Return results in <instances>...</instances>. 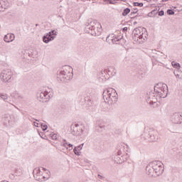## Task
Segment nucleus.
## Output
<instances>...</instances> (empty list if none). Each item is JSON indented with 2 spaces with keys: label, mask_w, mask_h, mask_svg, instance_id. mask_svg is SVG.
<instances>
[{
  "label": "nucleus",
  "mask_w": 182,
  "mask_h": 182,
  "mask_svg": "<svg viewBox=\"0 0 182 182\" xmlns=\"http://www.w3.org/2000/svg\"><path fill=\"white\" fill-rule=\"evenodd\" d=\"M146 171L148 176L159 177L164 171V165L160 161H154L146 166Z\"/></svg>",
  "instance_id": "1"
},
{
  "label": "nucleus",
  "mask_w": 182,
  "mask_h": 182,
  "mask_svg": "<svg viewBox=\"0 0 182 182\" xmlns=\"http://www.w3.org/2000/svg\"><path fill=\"white\" fill-rule=\"evenodd\" d=\"M103 99L105 103L108 105H114L119 100V95L116 90L113 88H107L102 93Z\"/></svg>",
  "instance_id": "2"
},
{
  "label": "nucleus",
  "mask_w": 182,
  "mask_h": 182,
  "mask_svg": "<svg viewBox=\"0 0 182 182\" xmlns=\"http://www.w3.org/2000/svg\"><path fill=\"white\" fill-rule=\"evenodd\" d=\"M147 31L145 28H136L133 31L132 38L135 42H139L141 43V42H144L146 39H147V34L146 33Z\"/></svg>",
  "instance_id": "3"
},
{
  "label": "nucleus",
  "mask_w": 182,
  "mask_h": 182,
  "mask_svg": "<svg viewBox=\"0 0 182 182\" xmlns=\"http://www.w3.org/2000/svg\"><path fill=\"white\" fill-rule=\"evenodd\" d=\"M144 139L148 141L154 142L159 140V132L153 128H149L144 132Z\"/></svg>",
  "instance_id": "4"
},
{
  "label": "nucleus",
  "mask_w": 182,
  "mask_h": 182,
  "mask_svg": "<svg viewBox=\"0 0 182 182\" xmlns=\"http://www.w3.org/2000/svg\"><path fill=\"white\" fill-rule=\"evenodd\" d=\"M124 151L122 149H119L117 152V154L112 156V160L117 164H122V163H124V161H127V159H129V154H124Z\"/></svg>",
  "instance_id": "5"
},
{
  "label": "nucleus",
  "mask_w": 182,
  "mask_h": 182,
  "mask_svg": "<svg viewBox=\"0 0 182 182\" xmlns=\"http://www.w3.org/2000/svg\"><path fill=\"white\" fill-rule=\"evenodd\" d=\"M86 29L87 32L88 33H90L92 36H100V35L102 33V25L100 23H97L95 24V26L92 25V22L87 26Z\"/></svg>",
  "instance_id": "6"
},
{
  "label": "nucleus",
  "mask_w": 182,
  "mask_h": 182,
  "mask_svg": "<svg viewBox=\"0 0 182 182\" xmlns=\"http://www.w3.org/2000/svg\"><path fill=\"white\" fill-rule=\"evenodd\" d=\"M72 77H73V74L68 70L60 71L57 76L58 80H60V82H68V80H70Z\"/></svg>",
  "instance_id": "7"
},
{
  "label": "nucleus",
  "mask_w": 182,
  "mask_h": 182,
  "mask_svg": "<svg viewBox=\"0 0 182 182\" xmlns=\"http://www.w3.org/2000/svg\"><path fill=\"white\" fill-rule=\"evenodd\" d=\"M0 78L4 83H9L11 80H14L12 71L11 70H4L0 75Z\"/></svg>",
  "instance_id": "8"
},
{
  "label": "nucleus",
  "mask_w": 182,
  "mask_h": 182,
  "mask_svg": "<svg viewBox=\"0 0 182 182\" xmlns=\"http://www.w3.org/2000/svg\"><path fill=\"white\" fill-rule=\"evenodd\" d=\"M157 94L155 92L151 91L146 94V102L149 105H156L157 103Z\"/></svg>",
  "instance_id": "9"
},
{
  "label": "nucleus",
  "mask_w": 182,
  "mask_h": 182,
  "mask_svg": "<svg viewBox=\"0 0 182 182\" xmlns=\"http://www.w3.org/2000/svg\"><path fill=\"white\" fill-rule=\"evenodd\" d=\"M37 98L39 102H41V103H46L49 102V99H50V96L49 95V93L47 91L45 92H41L37 94Z\"/></svg>",
  "instance_id": "10"
},
{
  "label": "nucleus",
  "mask_w": 182,
  "mask_h": 182,
  "mask_svg": "<svg viewBox=\"0 0 182 182\" xmlns=\"http://www.w3.org/2000/svg\"><path fill=\"white\" fill-rule=\"evenodd\" d=\"M154 92H157L163 89L162 96H167V95H168V87H167L166 84L159 82L154 86Z\"/></svg>",
  "instance_id": "11"
},
{
  "label": "nucleus",
  "mask_w": 182,
  "mask_h": 182,
  "mask_svg": "<svg viewBox=\"0 0 182 182\" xmlns=\"http://www.w3.org/2000/svg\"><path fill=\"white\" fill-rule=\"evenodd\" d=\"M56 31L52 30L48 33H47V35L43 36V42H44V43H49L50 41H53L55 38H56Z\"/></svg>",
  "instance_id": "12"
},
{
  "label": "nucleus",
  "mask_w": 182,
  "mask_h": 182,
  "mask_svg": "<svg viewBox=\"0 0 182 182\" xmlns=\"http://www.w3.org/2000/svg\"><path fill=\"white\" fill-rule=\"evenodd\" d=\"M171 122L173 124H181L182 114L181 112H174L171 117Z\"/></svg>",
  "instance_id": "13"
},
{
  "label": "nucleus",
  "mask_w": 182,
  "mask_h": 182,
  "mask_svg": "<svg viewBox=\"0 0 182 182\" xmlns=\"http://www.w3.org/2000/svg\"><path fill=\"white\" fill-rule=\"evenodd\" d=\"M71 130V133L73 136H80L83 134V129L80 125H78V124H75L74 126H72Z\"/></svg>",
  "instance_id": "14"
},
{
  "label": "nucleus",
  "mask_w": 182,
  "mask_h": 182,
  "mask_svg": "<svg viewBox=\"0 0 182 182\" xmlns=\"http://www.w3.org/2000/svg\"><path fill=\"white\" fill-rule=\"evenodd\" d=\"M33 177L36 181L42 182L45 180V176L41 175V168H35L33 171Z\"/></svg>",
  "instance_id": "15"
},
{
  "label": "nucleus",
  "mask_w": 182,
  "mask_h": 182,
  "mask_svg": "<svg viewBox=\"0 0 182 182\" xmlns=\"http://www.w3.org/2000/svg\"><path fill=\"white\" fill-rule=\"evenodd\" d=\"M4 40L7 43H9L10 42H14V41H15V35L12 33H7L4 36Z\"/></svg>",
  "instance_id": "16"
},
{
  "label": "nucleus",
  "mask_w": 182,
  "mask_h": 182,
  "mask_svg": "<svg viewBox=\"0 0 182 182\" xmlns=\"http://www.w3.org/2000/svg\"><path fill=\"white\" fill-rule=\"evenodd\" d=\"M107 42H108V43H110V42H112V43L114 44V43H116V35L114 34H109L106 39Z\"/></svg>",
  "instance_id": "17"
},
{
  "label": "nucleus",
  "mask_w": 182,
  "mask_h": 182,
  "mask_svg": "<svg viewBox=\"0 0 182 182\" xmlns=\"http://www.w3.org/2000/svg\"><path fill=\"white\" fill-rule=\"evenodd\" d=\"M106 73L108 76H114L116 75V69L113 67H109L108 69H106Z\"/></svg>",
  "instance_id": "18"
},
{
  "label": "nucleus",
  "mask_w": 182,
  "mask_h": 182,
  "mask_svg": "<svg viewBox=\"0 0 182 182\" xmlns=\"http://www.w3.org/2000/svg\"><path fill=\"white\" fill-rule=\"evenodd\" d=\"M171 65L173 68H174L175 69H177L178 72L181 71L180 69H181V65H180V63L175 61H172Z\"/></svg>",
  "instance_id": "19"
},
{
  "label": "nucleus",
  "mask_w": 182,
  "mask_h": 182,
  "mask_svg": "<svg viewBox=\"0 0 182 182\" xmlns=\"http://www.w3.org/2000/svg\"><path fill=\"white\" fill-rule=\"evenodd\" d=\"M156 15H157V7L148 14L149 18H153L154 16H156Z\"/></svg>",
  "instance_id": "20"
},
{
  "label": "nucleus",
  "mask_w": 182,
  "mask_h": 182,
  "mask_svg": "<svg viewBox=\"0 0 182 182\" xmlns=\"http://www.w3.org/2000/svg\"><path fill=\"white\" fill-rule=\"evenodd\" d=\"M6 9V4H5V1H0V12H4Z\"/></svg>",
  "instance_id": "21"
},
{
  "label": "nucleus",
  "mask_w": 182,
  "mask_h": 182,
  "mask_svg": "<svg viewBox=\"0 0 182 182\" xmlns=\"http://www.w3.org/2000/svg\"><path fill=\"white\" fill-rule=\"evenodd\" d=\"M23 173V169L22 168H17L15 170V174L16 176H18V177L22 176Z\"/></svg>",
  "instance_id": "22"
},
{
  "label": "nucleus",
  "mask_w": 182,
  "mask_h": 182,
  "mask_svg": "<svg viewBox=\"0 0 182 182\" xmlns=\"http://www.w3.org/2000/svg\"><path fill=\"white\" fill-rule=\"evenodd\" d=\"M85 103L88 107L92 106V100L90 99V97H85Z\"/></svg>",
  "instance_id": "23"
},
{
  "label": "nucleus",
  "mask_w": 182,
  "mask_h": 182,
  "mask_svg": "<svg viewBox=\"0 0 182 182\" xmlns=\"http://www.w3.org/2000/svg\"><path fill=\"white\" fill-rule=\"evenodd\" d=\"M163 92H164L163 90V89H161L159 91H155L156 95H157V96H159V97H163V99H164L165 97H167V96H164L163 95Z\"/></svg>",
  "instance_id": "24"
},
{
  "label": "nucleus",
  "mask_w": 182,
  "mask_h": 182,
  "mask_svg": "<svg viewBox=\"0 0 182 182\" xmlns=\"http://www.w3.org/2000/svg\"><path fill=\"white\" fill-rule=\"evenodd\" d=\"M156 55H157L156 56L157 60H159V59H163V58H164V53L160 51H156Z\"/></svg>",
  "instance_id": "25"
},
{
  "label": "nucleus",
  "mask_w": 182,
  "mask_h": 182,
  "mask_svg": "<svg viewBox=\"0 0 182 182\" xmlns=\"http://www.w3.org/2000/svg\"><path fill=\"white\" fill-rule=\"evenodd\" d=\"M137 12H139V9H137V8L134 9V10L131 12V14H129V16H131L132 18H137V16H133V15H136V14H137Z\"/></svg>",
  "instance_id": "26"
},
{
  "label": "nucleus",
  "mask_w": 182,
  "mask_h": 182,
  "mask_svg": "<svg viewBox=\"0 0 182 182\" xmlns=\"http://www.w3.org/2000/svg\"><path fill=\"white\" fill-rule=\"evenodd\" d=\"M129 14H130V9L126 8L125 9H124V11L122 12V16H127V15H129Z\"/></svg>",
  "instance_id": "27"
},
{
  "label": "nucleus",
  "mask_w": 182,
  "mask_h": 182,
  "mask_svg": "<svg viewBox=\"0 0 182 182\" xmlns=\"http://www.w3.org/2000/svg\"><path fill=\"white\" fill-rule=\"evenodd\" d=\"M77 147H75L73 149V152L76 156H80V151H78Z\"/></svg>",
  "instance_id": "28"
},
{
  "label": "nucleus",
  "mask_w": 182,
  "mask_h": 182,
  "mask_svg": "<svg viewBox=\"0 0 182 182\" xmlns=\"http://www.w3.org/2000/svg\"><path fill=\"white\" fill-rule=\"evenodd\" d=\"M1 99H2L3 100H8V95L6 94H1L0 95Z\"/></svg>",
  "instance_id": "29"
},
{
  "label": "nucleus",
  "mask_w": 182,
  "mask_h": 182,
  "mask_svg": "<svg viewBox=\"0 0 182 182\" xmlns=\"http://www.w3.org/2000/svg\"><path fill=\"white\" fill-rule=\"evenodd\" d=\"M134 6H139L141 8L143 6V3H139V2H134L133 3Z\"/></svg>",
  "instance_id": "30"
},
{
  "label": "nucleus",
  "mask_w": 182,
  "mask_h": 182,
  "mask_svg": "<svg viewBox=\"0 0 182 182\" xmlns=\"http://www.w3.org/2000/svg\"><path fill=\"white\" fill-rule=\"evenodd\" d=\"M41 129L43 132L48 130V125L44 124H41Z\"/></svg>",
  "instance_id": "31"
},
{
  "label": "nucleus",
  "mask_w": 182,
  "mask_h": 182,
  "mask_svg": "<svg viewBox=\"0 0 182 182\" xmlns=\"http://www.w3.org/2000/svg\"><path fill=\"white\" fill-rule=\"evenodd\" d=\"M123 39V36H116L115 41L116 42H119V41H122Z\"/></svg>",
  "instance_id": "32"
},
{
  "label": "nucleus",
  "mask_w": 182,
  "mask_h": 182,
  "mask_svg": "<svg viewBox=\"0 0 182 182\" xmlns=\"http://www.w3.org/2000/svg\"><path fill=\"white\" fill-rule=\"evenodd\" d=\"M167 14L168 15H174V11H173V9H168Z\"/></svg>",
  "instance_id": "33"
},
{
  "label": "nucleus",
  "mask_w": 182,
  "mask_h": 182,
  "mask_svg": "<svg viewBox=\"0 0 182 182\" xmlns=\"http://www.w3.org/2000/svg\"><path fill=\"white\" fill-rule=\"evenodd\" d=\"M159 16H164V11L161 10L160 11L158 12Z\"/></svg>",
  "instance_id": "34"
},
{
  "label": "nucleus",
  "mask_w": 182,
  "mask_h": 182,
  "mask_svg": "<svg viewBox=\"0 0 182 182\" xmlns=\"http://www.w3.org/2000/svg\"><path fill=\"white\" fill-rule=\"evenodd\" d=\"M68 149H67V150H73V144H68Z\"/></svg>",
  "instance_id": "35"
},
{
  "label": "nucleus",
  "mask_w": 182,
  "mask_h": 182,
  "mask_svg": "<svg viewBox=\"0 0 182 182\" xmlns=\"http://www.w3.org/2000/svg\"><path fill=\"white\" fill-rule=\"evenodd\" d=\"M57 134H53L51 135V138L53 140H57L58 139V137H57Z\"/></svg>",
  "instance_id": "36"
},
{
  "label": "nucleus",
  "mask_w": 182,
  "mask_h": 182,
  "mask_svg": "<svg viewBox=\"0 0 182 182\" xmlns=\"http://www.w3.org/2000/svg\"><path fill=\"white\" fill-rule=\"evenodd\" d=\"M107 71H106V70H101V76L103 77H105V76H106V75H106V73H106Z\"/></svg>",
  "instance_id": "37"
},
{
  "label": "nucleus",
  "mask_w": 182,
  "mask_h": 182,
  "mask_svg": "<svg viewBox=\"0 0 182 182\" xmlns=\"http://www.w3.org/2000/svg\"><path fill=\"white\" fill-rule=\"evenodd\" d=\"M83 145H84V144L79 145L78 146H75V147H77V149H78V150H82V149H83Z\"/></svg>",
  "instance_id": "38"
},
{
  "label": "nucleus",
  "mask_w": 182,
  "mask_h": 182,
  "mask_svg": "<svg viewBox=\"0 0 182 182\" xmlns=\"http://www.w3.org/2000/svg\"><path fill=\"white\" fill-rule=\"evenodd\" d=\"M99 127H100V129H102V130H105L106 129V126L102 125V124L99 125Z\"/></svg>",
  "instance_id": "39"
},
{
  "label": "nucleus",
  "mask_w": 182,
  "mask_h": 182,
  "mask_svg": "<svg viewBox=\"0 0 182 182\" xmlns=\"http://www.w3.org/2000/svg\"><path fill=\"white\" fill-rule=\"evenodd\" d=\"M63 145L64 146V147H65V149H69V147H68V146L69 145V143L65 142Z\"/></svg>",
  "instance_id": "40"
},
{
  "label": "nucleus",
  "mask_w": 182,
  "mask_h": 182,
  "mask_svg": "<svg viewBox=\"0 0 182 182\" xmlns=\"http://www.w3.org/2000/svg\"><path fill=\"white\" fill-rule=\"evenodd\" d=\"M42 170H43V171H47L46 173H47V174H48V173H50V171H48V169H46V168H42Z\"/></svg>",
  "instance_id": "41"
},
{
  "label": "nucleus",
  "mask_w": 182,
  "mask_h": 182,
  "mask_svg": "<svg viewBox=\"0 0 182 182\" xmlns=\"http://www.w3.org/2000/svg\"><path fill=\"white\" fill-rule=\"evenodd\" d=\"M173 74L175 75L176 77L180 78V75L176 74V71L173 72Z\"/></svg>",
  "instance_id": "42"
},
{
  "label": "nucleus",
  "mask_w": 182,
  "mask_h": 182,
  "mask_svg": "<svg viewBox=\"0 0 182 182\" xmlns=\"http://www.w3.org/2000/svg\"><path fill=\"white\" fill-rule=\"evenodd\" d=\"M122 32H127V27H124L122 28Z\"/></svg>",
  "instance_id": "43"
},
{
  "label": "nucleus",
  "mask_w": 182,
  "mask_h": 182,
  "mask_svg": "<svg viewBox=\"0 0 182 182\" xmlns=\"http://www.w3.org/2000/svg\"><path fill=\"white\" fill-rule=\"evenodd\" d=\"M34 126H35L36 127H39V123H38V122H34Z\"/></svg>",
  "instance_id": "44"
},
{
  "label": "nucleus",
  "mask_w": 182,
  "mask_h": 182,
  "mask_svg": "<svg viewBox=\"0 0 182 182\" xmlns=\"http://www.w3.org/2000/svg\"><path fill=\"white\" fill-rule=\"evenodd\" d=\"M98 177L99 178H100V180H102V178H105V177L102 176L100 174H98Z\"/></svg>",
  "instance_id": "45"
},
{
  "label": "nucleus",
  "mask_w": 182,
  "mask_h": 182,
  "mask_svg": "<svg viewBox=\"0 0 182 182\" xmlns=\"http://www.w3.org/2000/svg\"><path fill=\"white\" fill-rule=\"evenodd\" d=\"M63 182H70V181H69L68 179H64Z\"/></svg>",
  "instance_id": "46"
},
{
  "label": "nucleus",
  "mask_w": 182,
  "mask_h": 182,
  "mask_svg": "<svg viewBox=\"0 0 182 182\" xmlns=\"http://www.w3.org/2000/svg\"><path fill=\"white\" fill-rule=\"evenodd\" d=\"M105 1H109V4H113V2H112V1L110 0H105Z\"/></svg>",
  "instance_id": "47"
},
{
  "label": "nucleus",
  "mask_w": 182,
  "mask_h": 182,
  "mask_svg": "<svg viewBox=\"0 0 182 182\" xmlns=\"http://www.w3.org/2000/svg\"><path fill=\"white\" fill-rule=\"evenodd\" d=\"M4 119H7V121L9 122V119L8 117H4Z\"/></svg>",
  "instance_id": "48"
},
{
  "label": "nucleus",
  "mask_w": 182,
  "mask_h": 182,
  "mask_svg": "<svg viewBox=\"0 0 182 182\" xmlns=\"http://www.w3.org/2000/svg\"><path fill=\"white\" fill-rule=\"evenodd\" d=\"M40 136H41V137L42 139H43V136H44L43 134H42V136H41V135H40Z\"/></svg>",
  "instance_id": "49"
},
{
  "label": "nucleus",
  "mask_w": 182,
  "mask_h": 182,
  "mask_svg": "<svg viewBox=\"0 0 182 182\" xmlns=\"http://www.w3.org/2000/svg\"><path fill=\"white\" fill-rule=\"evenodd\" d=\"M40 136H41V137L42 139H43V136H44L43 134H42V136H41V135H40Z\"/></svg>",
  "instance_id": "50"
},
{
  "label": "nucleus",
  "mask_w": 182,
  "mask_h": 182,
  "mask_svg": "<svg viewBox=\"0 0 182 182\" xmlns=\"http://www.w3.org/2000/svg\"><path fill=\"white\" fill-rule=\"evenodd\" d=\"M162 2H167V0H162Z\"/></svg>",
  "instance_id": "51"
},
{
  "label": "nucleus",
  "mask_w": 182,
  "mask_h": 182,
  "mask_svg": "<svg viewBox=\"0 0 182 182\" xmlns=\"http://www.w3.org/2000/svg\"><path fill=\"white\" fill-rule=\"evenodd\" d=\"M136 23H137V21L134 22V25H136Z\"/></svg>",
  "instance_id": "52"
},
{
  "label": "nucleus",
  "mask_w": 182,
  "mask_h": 182,
  "mask_svg": "<svg viewBox=\"0 0 182 182\" xmlns=\"http://www.w3.org/2000/svg\"><path fill=\"white\" fill-rule=\"evenodd\" d=\"M36 122H39V120H38V119H36Z\"/></svg>",
  "instance_id": "53"
},
{
  "label": "nucleus",
  "mask_w": 182,
  "mask_h": 182,
  "mask_svg": "<svg viewBox=\"0 0 182 182\" xmlns=\"http://www.w3.org/2000/svg\"><path fill=\"white\" fill-rule=\"evenodd\" d=\"M63 141H66V139H63Z\"/></svg>",
  "instance_id": "54"
},
{
  "label": "nucleus",
  "mask_w": 182,
  "mask_h": 182,
  "mask_svg": "<svg viewBox=\"0 0 182 182\" xmlns=\"http://www.w3.org/2000/svg\"><path fill=\"white\" fill-rule=\"evenodd\" d=\"M36 26H38V24H36Z\"/></svg>",
  "instance_id": "55"
}]
</instances>
